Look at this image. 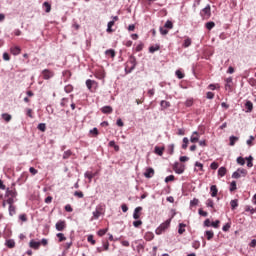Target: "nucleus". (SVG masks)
<instances>
[{
  "label": "nucleus",
  "instance_id": "nucleus-1",
  "mask_svg": "<svg viewBox=\"0 0 256 256\" xmlns=\"http://www.w3.org/2000/svg\"><path fill=\"white\" fill-rule=\"evenodd\" d=\"M171 225V218L166 220L164 223L160 224V226L155 230L156 235H162L169 229Z\"/></svg>",
  "mask_w": 256,
  "mask_h": 256
},
{
  "label": "nucleus",
  "instance_id": "nucleus-2",
  "mask_svg": "<svg viewBox=\"0 0 256 256\" xmlns=\"http://www.w3.org/2000/svg\"><path fill=\"white\" fill-rule=\"evenodd\" d=\"M247 176V170L244 168H238L237 171L233 172L232 179H241V177Z\"/></svg>",
  "mask_w": 256,
  "mask_h": 256
},
{
  "label": "nucleus",
  "instance_id": "nucleus-3",
  "mask_svg": "<svg viewBox=\"0 0 256 256\" xmlns=\"http://www.w3.org/2000/svg\"><path fill=\"white\" fill-rule=\"evenodd\" d=\"M173 170L177 175H183V173H185V166L183 164H180L179 162H176L173 165Z\"/></svg>",
  "mask_w": 256,
  "mask_h": 256
},
{
  "label": "nucleus",
  "instance_id": "nucleus-4",
  "mask_svg": "<svg viewBox=\"0 0 256 256\" xmlns=\"http://www.w3.org/2000/svg\"><path fill=\"white\" fill-rule=\"evenodd\" d=\"M42 76L45 81H49V79H53L55 77V72L49 69L42 70Z\"/></svg>",
  "mask_w": 256,
  "mask_h": 256
},
{
  "label": "nucleus",
  "instance_id": "nucleus-5",
  "mask_svg": "<svg viewBox=\"0 0 256 256\" xmlns=\"http://www.w3.org/2000/svg\"><path fill=\"white\" fill-rule=\"evenodd\" d=\"M128 63H130L131 67L129 70L125 69V71L126 73H131L135 69V67H137V58H135V56L133 55L130 56Z\"/></svg>",
  "mask_w": 256,
  "mask_h": 256
},
{
  "label": "nucleus",
  "instance_id": "nucleus-6",
  "mask_svg": "<svg viewBox=\"0 0 256 256\" xmlns=\"http://www.w3.org/2000/svg\"><path fill=\"white\" fill-rule=\"evenodd\" d=\"M56 231H63L65 227H67V224L65 223V220H59L56 225Z\"/></svg>",
  "mask_w": 256,
  "mask_h": 256
},
{
  "label": "nucleus",
  "instance_id": "nucleus-7",
  "mask_svg": "<svg viewBox=\"0 0 256 256\" xmlns=\"http://www.w3.org/2000/svg\"><path fill=\"white\" fill-rule=\"evenodd\" d=\"M6 197L15 199V197H17V190H15V188H12V189L7 188Z\"/></svg>",
  "mask_w": 256,
  "mask_h": 256
},
{
  "label": "nucleus",
  "instance_id": "nucleus-8",
  "mask_svg": "<svg viewBox=\"0 0 256 256\" xmlns=\"http://www.w3.org/2000/svg\"><path fill=\"white\" fill-rule=\"evenodd\" d=\"M86 87L89 91H92L93 87H97V81L91 79L86 80Z\"/></svg>",
  "mask_w": 256,
  "mask_h": 256
},
{
  "label": "nucleus",
  "instance_id": "nucleus-9",
  "mask_svg": "<svg viewBox=\"0 0 256 256\" xmlns=\"http://www.w3.org/2000/svg\"><path fill=\"white\" fill-rule=\"evenodd\" d=\"M141 211H143V207L141 206H138L134 209V212H133V219H140L141 217Z\"/></svg>",
  "mask_w": 256,
  "mask_h": 256
},
{
  "label": "nucleus",
  "instance_id": "nucleus-10",
  "mask_svg": "<svg viewBox=\"0 0 256 256\" xmlns=\"http://www.w3.org/2000/svg\"><path fill=\"white\" fill-rule=\"evenodd\" d=\"M153 175H155V170L153 168H147L144 172V177H146V179H151Z\"/></svg>",
  "mask_w": 256,
  "mask_h": 256
},
{
  "label": "nucleus",
  "instance_id": "nucleus-11",
  "mask_svg": "<svg viewBox=\"0 0 256 256\" xmlns=\"http://www.w3.org/2000/svg\"><path fill=\"white\" fill-rule=\"evenodd\" d=\"M102 113L105 115H110V113H113V107L111 106H104L101 108Z\"/></svg>",
  "mask_w": 256,
  "mask_h": 256
},
{
  "label": "nucleus",
  "instance_id": "nucleus-12",
  "mask_svg": "<svg viewBox=\"0 0 256 256\" xmlns=\"http://www.w3.org/2000/svg\"><path fill=\"white\" fill-rule=\"evenodd\" d=\"M29 247H31V249H39V247H41V242L31 240L29 243Z\"/></svg>",
  "mask_w": 256,
  "mask_h": 256
},
{
  "label": "nucleus",
  "instance_id": "nucleus-13",
  "mask_svg": "<svg viewBox=\"0 0 256 256\" xmlns=\"http://www.w3.org/2000/svg\"><path fill=\"white\" fill-rule=\"evenodd\" d=\"M191 143H197L199 141V132L194 131L193 135L190 137Z\"/></svg>",
  "mask_w": 256,
  "mask_h": 256
},
{
  "label": "nucleus",
  "instance_id": "nucleus-14",
  "mask_svg": "<svg viewBox=\"0 0 256 256\" xmlns=\"http://www.w3.org/2000/svg\"><path fill=\"white\" fill-rule=\"evenodd\" d=\"M229 141H230L229 146L233 147V146H235V143H237V141H239V137L232 135L229 137Z\"/></svg>",
  "mask_w": 256,
  "mask_h": 256
},
{
  "label": "nucleus",
  "instance_id": "nucleus-15",
  "mask_svg": "<svg viewBox=\"0 0 256 256\" xmlns=\"http://www.w3.org/2000/svg\"><path fill=\"white\" fill-rule=\"evenodd\" d=\"M5 245L8 247V249H13L15 247V240L8 239L6 240Z\"/></svg>",
  "mask_w": 256,
  "mask_h": 256
},
{
  "label": "nucleus",
  "instance_id": "nucleus-16",
  "mask_svg": "<svg viewBox=\"0 0 256 256\" xmlns=\"http://www.w3.org/2000/svg\"><path fill=\"white\" fill-rule=\"evenodd\" d=\"M210 191H211V197H217V193H219V190L217 189L216 185H212L210 187Z\"/></svg>",
  "mask_w": 256,
  "mask_h": 256
},
{
  "label": "nucleus",
  "instance_id": "nucleus-17",
  "mask_svg": "<svg viewBox=\"0 0 256 256\" xmlns=\"http://www.w3.org/2000/svg\"><path fill=\"white\" fill-rule=\"evenodd\" d=\"M160 107H162V109H169V107H171V103L169 101L162 100L160 102Z\"/></svg>",
  "mask_w": 256,
  "mask_h": 256
},
{
  "label": "nucleus",
  "instance_id": "nucleus-18",
  "mask_svg": "<svg viewBox=\"0 0 256 256\" xmlns=\"http://www.w3.org/2000/svg\"><path fill=\"white\" fill-rule=\"evenodd\" d=\"M163 151H165L164 147H159V146H155L154 148V153H156V155H159L161 157V155H163Z\"/></svg>",
  "mask_w": 256,
  "mask_h": 256
},
{
  "label": "nucleus",
  "instance_id": "nucleus-19",
  "mask_svg": "<svg viewBox=\"0 0 256 256\" xmlns=\"http://www.w3.org/2000/svg\"><path fill=\"white\" fill-rule=\"evenodd\" d=\"M206 238L208 241H211V239H213V237H215V233L213 232V230H207L205 232Z\"/></svg>",
  "mask_w": 256,
  "mask_h": 256
},
{
  "label": "nucleus",
  "instance_id": "nucleus-20",
  "mask_svg": "<svg viewBox=\"0 0 256 256\" xmlns=\"http://www.w3.org/2000/svg\"><path fill=\"white\" fill-rule=\"evenodd\" d=\"M202 13H204V15H207L208 17H211V5H207L203 10Z\"/></svg>",
  "mask_w": 256,
  "mask_h": 256
},
{
  "label": "nucleus",
  "instance_id": "nucleus-21",
  "mask_svg": "<svg viewBox=\"0 0 256 256\" xmlns=\"http://www.w3.org/2000/svg\"><path fill=\"white\" fill-rule=\"evenodd\" d=\"M12 55H19L21 53V48L19 46L12 47L10 49Z\"/></svg>",
  "mask_w": 256,
  "mask_h": 256
},
{
  "label": "nucleus",
  "instance_id": "nucleus-22",
  "mask_svg": "<svg viewBox=\"0 0 256 256\" xmlns=\"http://www.w3.org/2000/svg\"><path fill=\"white\" fill-rule=\"evenodd\" d=\"M84 177L89 180V183L93 181V177H95V174H93L90 171L85 172Z\"/></svg>",
  "mask_w": 256,
  "mask_h": 256
},
{
  "label": "nucleus",
  "instance_id": "nucleus-23",
  "mask_svg": "<svg viewBox=\"0 0 256 256\" xmlns=\"http://www.w3.org/2000/svg\"><path fill=\"white\" fill-rule=\"evenodd\" d=\"M227 174V168H225V167H220L219 169H218V175H219V177H225V175Z\"/></svg>",
  "mask_w": 256,
  "mask_h": 256
},
{
  "label": "nucleus",
  "instance_id": "nucleus-24",
  "mask_svg": "<svg viewBox=\"0 0 256 256\" xmlns=\"http://www.w3.org/2000/svg\"><path fill=\"white\" fill-rule=\"evenodd\" d=\"M113 25H115V21L112 20V21H109L108 24H107V33H113Z\"/></svg>",
  "mask_w": 256,
  "mask_h": 256
},
{
  "label": "nucleus",
  "instance_id": "nucleus-25",
  "mask_svg": "<svg viewBox=\"0 0 256 256\" xmlns=\"http://www.w3.org/2000/svg\"><path fill=\"white\" fill-rule=\"evenodd\" d=\"M231 209L235 210L237 207H239V201L237 199L231 200L230 201Z\"/></svg>",
  "mask_w": 256,
  "mask_h": 256
},
{
  "label": "nucleus",
  "instance_id": "nucleus-26",
  "mask_svg": "<svg viewBox=\"0 0 256 256\" xmlns=\"http://www.w3.org/2000/svg\"><path fill=\"white\" fill-rule=\"evenodd\" d=\"M245 107L247 109V113H251V111H253V102L247 101Z\"/></svg>",
  "mask_w": 256,
  "mask_h": 256
},
{
  "label": "nucleus",
  "instance_id": "nucleus-27",
  "mask_svg": "<svg viewBox=\"0 0 256 256\" xmlns=\"http://www.w3.org/2000/svg\"><path fill=\"white\" fill-rule=\"evenodd\" d=\"M37 129H38L39 131H42V133H45V131H47V124H45V123H40V124H38Z\"/></svg>",
  "mask_w": 256,
  "mask_h": 256
},
{
  "label": "nucleus",
  "instance_id": "nucleus-28",
  "mask_svg": "<svg viewBox=\"0 0 256 256\" xmlns=\"http://www.w3.org/2000/svg\"><path fill=\"white\" fill-rule=\"evenodd\" d=\"M16 209H17V207H15V205L9 206L8 211H9V216H10V217H13V215H15Z\"/></svg>",
  "mask_w": 256,
  "mask_h": 256
},
{
  "label": "nucleus",
  "instance_id": "nucleus-29",
  "mask_svg": "<svg viewBox=\"0 0 256 256\" xmlns=\"http://www.w3.org/2000/svg\"><path fill=\"white\" fill-rule=\"evenodd\" d=\"M43 7L45 9V13H51V4H49V2H44Z\"/></svg>",
  "mask_w": 256,
  "mask_h": 256
},
{
  "label": "nucleus",
  "instance_id": "nucleus-30",
  "mask_svg": "<svg viewBox=\"0 0 256 256\" xmlns=\"http://www.w3.org/2000/svg\"><path fill=\"white\" fill-rule=\"evenodd\" d=\"M159 49H161L159 44H156L155 46H150L149 47V53H155V51H159Z\"/></svg>",
  "mask_w": 256,
  "mask_h": 256
},
{
  "label": "nucleus",
  "instance_id": "nucleus-31",
  "mask_svg": "<svg viewBox=\"0 0 256 256\" xmlns=\"http://www.w3.org/2000/svg\"><path fill=\"white\" fill-rule=\"evenodd\" d=\"M71 155H73V152L71 150H66L64 153H63V156H62V159H69V157H71Z\"/></svg>",
  "mask_w": 256,
  "mask_h": 256
},
{
  "label": "nucleus",
  "instance_id": "nucleus-32",
  "mask_svg": "<svg viewBox=\"0 0 256 256\" xmlns=\"http://www.w3.org/2000/svg\"><path fill=\"white\" fill-rule=\"evenodd\" d=\"M205 27H206V29H208V31H211V29H213L215 27V22H213V21L207 22L205 24Z\"/></svg>",
  "mask_w": 256,
  "mask_h": 256
},
{
  "label": "nucleus",
  "instance_id": "nucleus-33",
  "mask_svg": "<svg viewBox=\"0 0 256 256\" xmlns=\"http://www.w3.org/2000/svg\"><path fill=\"white\" fill-rule=\"evenodd\" d=\"M2 119H4V121H6V123H9V121H11V119H12L11 114L3 113Z\"/></svg>",
  "mask_w": 256,
  "mask_h": 256
},
{
  "label": "nucleus",
  "instance_id": "nucleus-34",
  "mask_svg": "<svg viewBox=\"0 0 256 256\" xmlns=\"http://www.w3.org/2000/svg\"><path fill=\"white\" fill-rule=\"evenodd\" d=\"M154 238H155V235L153 233H151V232H148L145 235L146 241H153Z\"/></svg>",
  "mask_w": 256,
  "mask_h": 256
},
{
  "label": "nucleus",
  "instance_id": "nucleus-35",
  "mask_svg": "<svg viewBox=\"0 0 256 256\" xmlns=\"http://www.w3.org/2000/svg\"><path fill=\"white\" fill-rule=\"evenodd\" d=\"M233 191H237V182L236 181H232L230 183V192L233 193Z\"/></svg>",
  "mask_w": 256,
  "mask_h": 256
},
{
  "label": "nucleus",
  "instance_id": "nucleus-36",
  "mask_svg": "<svg viewBox=\"0 0 256 256\" xmlns=\"http://www.w3.org/2000/svg\"><path fill=\"white\" fill-rule=\"evenodd\" d=\"M183 227H186V225L184 223H180L179 229H178L179 235H183L185 233V228H183Z\"/></svg>",
  "mask_w": 256,
  "mask_h": 256
},
{
  "label": "nucleus",
  "instance_id": "nucleus-37",
  "mask_svg": "<svg viewBox=\"0 0 256 256\" xmlns=\"http://www.w3.org/2000/svg\"><path fill=\"white\" fill-rule=\"evenodd\" d=\"M247 160V167H253V156L246 157Z\"/></svg>",
  "mask_w": 256,
  "mask_h": 256
},
{
  "label": "nucleus",
  "instance_id": "nucleus-38",
  "mask_svg": "<svg viewBox=\"0 0 256 256\" xmlns=\"http://www.w3.org/2000/svg\"><path fill=\"white\" fill-rule=\"evenodd\" d=\"M245 211H246L247 213L250 212L251 215H254V213H255V208H253V207L247 205V206H245Z\"/></svg>",
  "mask_w": 256,
  "mask_h": 256
},
{
  "label": "nucleus",
  "instance_id": "nucleus-39",
  "mask_svg": "<svg viewBox=\"0 0 256 256\" xmlns=\"http://www.w3.org/2000/svg\"><path fill=\"white\" fill-rule=\"evenodd\" d=\"M56 237H58L60 243L62 241H66L67 240V238L65 237L64 233H58V234H56Z\"/></svg>",
  "mask_w": 256,
  "mask_h": 256
},
{
  "label": "nucleus",
  "instance_id": "nucleus-40",
  "mask_svg": "<svg viewBox=\"0 0 256 256\" xmlns=\"http://www.w3.org/2000/svg\"><path fill=\"white\" fill-rule=\"evenodd\" d=\"M230 229H231V223H230V222L226 223V224L222 227V231H224V233H227Z\"/></svg>",
  "mask_w": 256,
  "mask_h": 256
},
{
  "label": "nucleus",
  "instance_id": "nucleus-41",
  "mask_svg": "<svg viewBox=\"0 0 256 256\" xmlns=\"http://www.w3.org/2000/svg\"><path fill=\"white\" fill-rule=\"evenodd\" d=\"M188 145H189V138L184 137L183 138L182 149H187Z\"/></svg>",
  "mask_w": 256,
  "mask_h": 256
},
{
  "label": "nucleus",
  "instance_id": "nucleus-42",
  "mask_svg": "<svg viewBox=\"0 0 256 256\" xmlns=\"http://www.w3.org/2000/svg\"><path fill=\"white\" fill-rule=\"evenodd\" d=\"M93 215V219H99V217H101V212L96 209L95 211L92 212Z\"/></svg>",
  "mask_w": 256,
  "mask_h": 256
},
{
  "label": "nucleus",
  "instance_id": "nucleus-43",
  "mask_svg": "<svg viewBox=\"0 0 256 256\" xmlns=\"http://www.w3.org/2000/svg\"><path fill=\"white\" fill-rule=\"evenodd\" d=\"M165 29H173V22L167 20L164 24Z\"/></svg>",
  "mask_w": 256,
  "mask_h": 256
},
{
  "label": "nucleus",
  "instance_id": "nucleus-44",
  "mask_svg": "<svg viewBox=\"0 0 256 256\" xmlns=\"http://www.w3.org/2000/svg\"><path fill=\"white\" fill-rule=\"evenodd\" d=\"M197 205H199V199L194 198L190 201V207H197Z\"/></svg>",
  "mask_w": 256,
  "mask_h": 256
},
{
  "label": "nucleus",
  "instance_id": "nucleus-45",
  "mask_svg": "<svg viewBox=\"0 0 256 256\" xmlns=\"http://www.w3.org/2000/svg\"><path fill=\"white\" fill-rule=\"evenodd\" d=\"M107 231H109L108 228H105V229H100L98 232H97V235L99 237H103V235H105L107 233Z\"/></svg>",
  "mask_w": 256,
  "mask_h": 256
},
{
  "label": "nucleus",
  "instance_id": "nucleus-46",
  "mask_svg": "<svg viewBox=\"0 0 256 256\" xmlns=\"http://www.w3.org/2000/svg\"><path fill=\"white\" fill-rule=\"evenodd\" d=\"M105 55H110L113 59L115 57V50L108 49V50L105 51Z\"/></svg>",
  "mask_w": 256,
  "mask_h": 256
},
{
  "label": "nucleus",
  "instance_id": "nucleus-47",
  "mask_svg": "<svg viewBox=\"0 0 256 256\" xmlns=\"http://www.w3.org/2000/svg\"><path fill=\"white\" fill-rule=\"evenodd\" d=\"M253 141H255V136H250L246 143L249 147H252Z\"/></svg>",
  "mask_w": 256,
  "mask_h": 256
},
{
  "label": "nucleus",
  "instance_id": "nucleus-48",
  "mask_svg": "<svg viewBox=\"0 0 256 256\" xmlns=\"http://www.w3.org/2000/svg\"><path fill=\"white\" fill-rule=\"evenodd\" d=\"M210 169H212L213 171H216V169H219V163L217 162H212L210 164Z\"/></svg>",
  "mask_w": 256,
  "mask_h": 256
},
{
  "label": "nucleus",
  "instance_id": "nucleus-49",
  "mask_svg": "<svg viewBox=\"0 0 256 256\" xmlns=\"http://www.w3.org/2000/svg\"><path fill=\"white\" fill-rule=\"evenodd\" d=\"M214 206H215V203L213 202L212 199H208L206 201V207H211L213 209Z\"/></svg>",
  "mask_w": 256,
  "mask_h": 256
},
{
  "label": "nucleus",
  "instance_id": "nucleus-50",
  "mask_svg": "<svg viewBox=\"0 0 256 256\" xmlns=\"http://www.w3.org/2000/svg\"><path fill=\"white\" fill-rule=\"evenodd\" d=\"M183 47H191V38L184 40Z\"/></svg>",
  "mask_w": 256,
  "mask_h": 256
},
{
  "label": "nucleus",
  "instance_id": "nucleus-51",
  "mask_svg": "<svg viewBox=\"0 0 256 256\" xmlns=\"http://www.w3.org/2000/svg\"><path fill=\"white\" fill-rule=\"evenodd\" d=\"M74 197H78L79 199H83L84 194L81 191H75L74 192Z\"/></svg>",
  "mask_w": 256,
  "mask_h": 256
},
{
  "label": "nucleus",
  "instance_id": "nucleus-52",
  "mask_svg": "<svg viewBox=\"0 0 256 256\" xmlns=\"http://www.w3.org/2000/svg\"><path fill=\"white\" fill-rule=\"evenodd\" d=\"M236 161H237L238 165H245V158H243L241 156H239Z\"/></svg>",
  "mask_w": 256,
  "mask_h": 256
},
{
  "label": "nucleus",
  "instance_id": "nucleus-53",
  "mask_svg": "<svg viewBox=\"0 0 256 256\" xmlns=\"http://www.w3.org/2000/svg\"><path fill=\"white\" fill-rule=\"evenodd\" d=\"M176 77H178L179 79H183L185 77V74H183V72H181L180 70H177L175 72Z\"/></svg>",
  "mask_w": 256,
  "mask_h": 256
},
{
  "label": "nucleus",
  "instance_id": "nucleus-54",
  "mask_svg": "<svg viewBox=\"0 0 256 256\" xmlns=\"http://www.w3.org/2000/svg\"><path fill=\"white\" fill-rule=\"evenodd\" d=\"M26 115L30 117V119H33V110L31 108H27Z\"/></svg>",
  "mask_w": 256,
  "mask_h": 256
},
{
  "label": "nucleus",
  "instance_id": "nucleus-55",
  "mask_svg": "<svg viewBox=\"0 0 256 256\" xmlns=\"http://www.w3.org/2000/svg\"><path fill=\"white\" fill-rule=\"evenodd\" d=\"M221 222L219 220H216L214 222L211 223V227H214V229H219V224Z\"/></svg>",
  "mask_w": 256,
  "mask_h": 256
},
{
  "label": "nucleus",
  "instance_id": "nucleus-56",
  "mask_svg": "<svg viewBox=\"0 0 256 256\" xmlns=\"http://www.w3.org/2000/svg\"><path fill=\"white\" fill-rule=\"evenodd\" d=\"M169 181H175L174 175H169L165 178V183H169Z\"/></svg>",
  "mask_w": 256,
  "mask_h": 256
},
{
  "label": "nucleus",
  "instance_id": "nucleus-57",
  "mask_svg": "<svg viewBox=\"0 0 256 256\" xmlns=\"http://www.w3.org/2000/svg\"><path fill=\"white\" fill-rule=\"evenodd\" d=\"M141 225H143V221H141V220H136L133 222V226L136 228L141 227Z\"/></svg>",
  "mask_w": 256,
  "mask_h": 256
},
{
  "label": "nucleus",
  "instance_id": "nucleus-58",
  "mask_svg": "<svg viewBox=\"0 0 256 256\" xmlns=\"http://www.w3.org/2000/svg\"><path fill=\"white\" fill-rule=\"evenodd\" d=\"M88 243H91V245H95V239L93 238V235H89L87 238Z\"/></svg>",
  "mask_w": 256,
  "mask_h": 256
},
{
  "label": "nucleus",
  "instance_id": "nucleus-59",
  "mask_svg": "<svg viewBox=\"0 0 256 256\" xmlns=\"http://www.w3.org/2000/svg\"><path fill=\"white\" fill-rule=\"evenodd\" d=\"M186 107H193V99H187L185 102Z\"/></svg>",
  "mask_w": 256,
  "mask_h": 256
},
{
  "label": "nucleus",
  "instance_id": "nucleus-60",
  "mask_svg": "<svg viewBox=\"0 0 256 256\" xmlns=\"http://www.w3.org/2000/svg\"><path fill=\"white\" fill-rule=\"evenodd\" d=\"M159 31H160L161 35H167L169 33V30H167V29H165L163 27H160Z\"/></svg>",
  "mask_w": 256,
  "mask_h": 256
},
{
  "label": "nucleus",
  "instance_id": "nucleus-61",
  "mask_svg": "<svg viewBox=\"0 0 256 256\" xmlns=\"http://www.w3.org/2000/svg\"><path fill=\"white\" fill-rule=\"evenodd\" d=\"M6 203H7V205H9V206H11V205H13V203H15V198H8L7 200H6Z\"/></svg>",
  "mask_w": 256,
  "mask_h": 256
},
{
  "label": "nucleus",
  "instance_id": "nucleus-62",
  "mask_svg": "<svg viewBox=\"0 0 256 256\" xmlns=\"http://www.w3.org/2000/svg\"><path fill=\"white\" fill-rule=\"evenodd\" d=\"M136 51H137V53H139V51H143V42H140V43L136 46Z\"/></svg>",
  "mask_w": 256,
  "mask_h": 256
},
{
  "label": "nucleus",
  "instance_id": "nucleus-63",
  "mask_svg": "<svg viewBox=\"0 0 256 256\" xmlns=\"http://www.w3.org/2000/svg\"><path fill=\"white\" fill-rule=\"evenodd\" d=\"M215 94L213 92H207L206 93V99H214Z\"/></svg>",
  "mask_w": 256,
  "mask_h": 256
},
{
  "label": "nucleus",
  "instance_id": "nucleus-64",
  "mask_svg": "<svg viewBox=\"0 0 256 256\" xmlns=\"http://www.w3.org/2000/svg\"><path fill=\"white\" fill-rule=\"evenodd\" d=\"M198 213H199V215H201L202 217H207V215H209V213L203 211V209H201V208L198 210Z\"/></svg>",
  "mask_w": 256,
  "mask_h": 256
}]
</instances>
